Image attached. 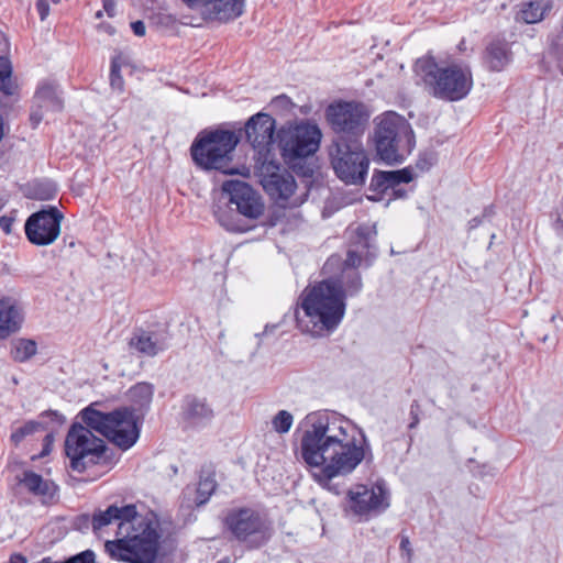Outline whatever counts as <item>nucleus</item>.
I'll return each mask as SVG.
<instances>
[{"label":"nucleus","instance_id":"nucleus-3","mask_svg":"<svg viewBox=\"0 0 563 563\" xmlns=\"http://www.w3.org/2000/svg\"><path fill=\"white\" fill-rule=\"evenodd\" d=\"M303 317L297 314L300 329L312 336H323L338 328L345 313V291L334 280L307 287L300 296Z\"/></svg>","mask_w":563,"mask_h":563},{"label":"nucleus","instance_id":"nucleus-47","mask_svg":"<svg viewBox=\"0 0 563 563\" xmlns=\"http://www.w3.org/2000/svg\"><path fill=\"white\" fill-rule=\"evenodd\" d=\"M477 223H478V222H477V220H476V219H474V220H472V221H471V227H472V228H474V227H476V225H477Z\"/></svg>","mask_w":563,"mask_h":563},{"label":"nucleus","instance_id":"nucleus-41","mask_svg":"<svg viewBox=\"0 0 563 563\" xmlns=\"http://www.w3.org/2000/svg\"><path fill=\"white\" fill-rule=\"evenodd\" d=\"M46 417L49 418L53 422H63L66 420L65 417L59 416L56 411L46 413Z\"/></svg>","mask_w":563,"mask_h":563},{"label":"nucleus","instance_id":"nucleus-42","mask_svg":"<svg viewBox=\"0 0 563 563\" xmlns=\"http://www.w3.org/2000/svg\"><path fill=\"white\" fill-rule=\"evenodd\" d=\"M183 1L190 8L200 7L202 9L206 0H183Z\"/></svg>","mask_w":563,"mask_h":563},{"label":"nucleus","instance_id":"nucleus-24","mask_svg":"<svg viewBox=\"0 0 563 563\" xmlns=\"http://www.w3.org/2000/svg\"><path fill=\"white\" fill-rule=\"evenodd\" d=\"M130 345L146 356H154L166 347L165 343L159 341L156 335L147 332L135 333Z\"/></svg>","mask_w":563,"mask_h":563},{"label":"nucleus","instance_id":"nucleus-15","mask_svg":"<svg viewBox=\"0 0 563 563\" xmlns=\"http://www.w3.org/2000/svg\"><path fill=\"white\" fill-rule=\"evenodd\" d=\"M63 219V213L55 207L33 213L25 222V234L29 241L35 245L54 243L60 234Z\"/></svg>","mask_w":563,"mask_h":563},{"label":"nucleus","instance_id":"nucleus-19","mask_svg":"<svg viewBox=\"0 0 563 563\" xmlns=\"http://www.w3.org/2000/svg\"><path fill=\"white\" fill-rule=\"evenodd\" d=\"M95 430L108 441L125 451L133 446L140 437L137 424H95Z\"/></svg>","mask_w":563,"mask_h":563},{"label":"nucleus","instance_id":"nucleus-45","mask_svg":"<svg viewBox=\"0 0 563 563\" xmlns=\"http://www.w3.org/2000/svg\"><path fill=\"white\" fill-rule=\"evenodd\" d=\"M99 30L106 32L109 35L114 34V29L110 24H100Z\"/></svg>","mask_w":563,"mask_h":563},{"label":"nucleus","instance_id":"nucleus-17","mask_svg":"<svg viewBox=\"0 0 563 563\" xmlns=\"http://www.w3.org/2000/svg\"><path fill=\"white\" fill-rule=\"evenodd\" d=\"M274 132L275 120L266 113H258L252 117L245 126L247 141L262 155L269 152V146L274 140Z\"/></svg>","mask_w":563,"mask_h":563},{"label":"nucleus","instance_id":"nucleus-44","mask_svg":"<svg viewBox=\"0 0 563 563\" xmlns=\"http://www.w3.org/2000/svg\"><path fill=\"white\" fill-rule=\"evenodd\" d=\"M52 442H53L52 435H46L45 437V448H44V451L41 454L42 456L49 452Z\"/></svg>","mask_w":563,"mask_h":563},{"label":"nucleus","instance_id":"nucleus-29","mask_svg":"<svg viewBox=\"0 0 563 563\" xmlns=\"http://www.w3.org/2000/svg\"><path fill=\"white\" fill-rule=\"evenodd\" d=\"M544 8L541 2L534 1L523 4L520 18L526 23H537L543 19Z\"/></svg>","mask_w":563,"mask_h":563},{"label":"nucleus","instance_id":"nucleus-32","mask_svg":"<svg viewBox=\"0 0 563 563\" xmlns=\"http://www.w3.org/2000/svg\"><path fill=\"white\" fill-rule=\"evenodd\" d=\"M120 70L121 66L118 62V58H113L111 62L110 85L118 91H122L124 86V80L120 74Z\"/></svg>","mask_w":563,"mask_h":563},{"label":"nucleus","instance_id":"nucleus-2","mask_svg":"<svg viewBox=\"0 0 563 563\" xmlns=\"http://www.w3.org/2000/svg\"><path fill=\"white\" fill-rule=\"evenodd\" d=\"M117 522L115 541H107L106 551L112 559L130 563H153L158 550L159 521L155 514L139 515L135 506H110L106 510L96 511L92 516L95 532Z\"/></svg>","mask_w":563,"mask_h":563},{"label":"nucleus","instance_id":"nucleus-7","mask_svg":"<svg viewBox=\"0 0 563 563\" xmlns=\"http://www.w3.org/2000/svg\"><path fill=\"white\" fill-rule=\"evenodd\" d=\"M128 397L130 406L103 413L95 408L99 404L92 402L78 413V418L81 422H140L152 401L153 386L139 383L129 389Z\"/></svg>","mask_w":563,"mask_h":563},{"label":"nucleus","instance_id":"nucleus-37","mask_svg":"<svg viewBox=\"0 0 563 563\" xmlns=\"http://www.w3.org/2000/svg\"><path fill=\"white\" fill-rule=\"evenodd\" d=\"M292 415L286 410L279 411L273 419L272 422H292Z\"/></svg>","mask_w":563,"mask_h":563},{"label":"nucleus","instance_id":"nucleus-1","mask_svg":"<svg viewBox=\"0 0 563 563\" xmlns=\"http://www.w3.org/2000/svg\"><path fill=\"white\" fill-rule=\"evenodd\" d=\"M356 424H309L301 438V456L313 478L328 486L334 477L351 473L363 460Z\"/></svg>","mask_w":563,"mask_h":563},{"label":"nucleus","instance_id":"nucleus-39","mask_svg":"<svg viewBox=\"0 0 563 563\" xmlns=\"http://www.w3.org/2000/svg\"><path fill=\"white\" fill-rule=\"evenodd\" d=\"M103 9L109 16L114 15V0H102Z\"/></svg>","mask_w":563,"mask_h":563},{"label":"nucleus","instance_id":"nucleus-9","mask_svg":"<svg viewBox=\"0 0 563 563\" xmlns=\"http://www.w3.org/2000/svg\"><path fill=\"white\" fill-rule=\"evenodd\" d=\"M321 137L318 125L309 122L283 128L278 132L282 156L288 164L297 158L308 157L318 151Z\"/></svg>","mask_w":563,"mask_h":563},{"label":"nucleus","instance_id":"nucleus-21","mask_svg":"<svg viewBox=\"0 0 563 563\" xmlns=\"http://www.w3.org/2000/svg\"><path fill=\"white\" fill-rule=\"evenodd\" d=\"M36 108L32 110L30 120L33 128H36L43 120V109L58 111L62 109V101L58 99L52 86H42L34 96Z\"/></svg>","mask_w":563,"mask_h":563},{"label":"nucleus","instance_id":"nucleus-23","mask_svg":"<svg viewBox=\"0 0 563 563\" xmlns=\"http://www.w3.org/2000/svg\"><path fill=\"white\" fill-rule=\"evenodd\" d=\"M21 483L29 492L43 498H52L57 490L53 482L44 479L41 475L33 472H25Z\"/></svg>","mask_w":563,"mask_h":563},{"label":"nucleus","instance_id":"nucleus-49","mask_svg":"<svg viewBox=\"0 0 563 563\" xmlns=\"http://www.w3.org/2000/svg\"><path fill=\"white\" fill-rule=\"evenodd\" d=\"M407 543H408V540H406V541L404 540V541L401 542V545H407Z\"/></svg>","mask_w":563,"mask_h":563},{"label":"nucleus","instance_id":"nucleus-20","mask_svg":"<svg viewBox=\"0 0 563 563\" xmlns=\"http://www.w3.org/2000/svg\"><path fill=\"white\" fill-rule=\"evenodd\" d=\"M244 0H206L201 13L208 20L227 22L242 15Z\"/></svg>","mask_w":563,"mask_h":563},{"label":"nucleus","instance_id":"nucleus-26","mask_svg":"<svg viewBox=\"0 0 563 563\" xmlns=\"http://www.w3.org/2000/svg\"><path fill=\"white\" fill-rule=\"evenodd\" d=\"M184 417L190 420H208L212 418V409L206 400L188 396L184 400Z\"/></svg>","mask_w":563,"mask_h":563},{"label":"nucleus","instance_id":"nucleus-6","mask_svg":"<svg viewBox=\"0 0 563 563\" xmlns=\"http://www.w3.org/2000/svg\"><path fill=\"white\" fill-rule=\"evenodd\" d=\"M332 168L346 185H363L369 168V158L363 144L356 140H336L330 148Z\"/></svg>","mask_w":563,"mask_h":563},{"label":"nucleus","instance_id":"nucleus-12","mask_svg":"<svg viewBox=\"0 0 563 563\" xmlns=\"http://www.w3.org/2000/svg\"><path fill=\"white\" fill-rule=\"evenodd\" d=\"M347 511L355 517H368L389 507V494L382 483L355 485L347 493Z\"/></svg>","mask_w":563,"mask_h":563},{"label":"nucleus","instance_id":"nucleus-36","mask_svg":"<svg viewBox=\"0 0 563 563\" xmlns=\"http://www.w3.org/2000/svg\"><path fill=\"white\" fill-rule=\"evenodd\" d=\"M13 218L2 216L0 217V228L3 230L4 233L10 234L12 231V224H13Z\"/></svg>","mask_w":563,"mask_h":563},{"label":"nucleus","instance_id":"nucleus-22","mask_svg":"<svg viewBox=\"0 0 563 563\" xmlns=\"http://www.w3.org/2000/svg\"><path fill=\"white\" fill-rule=\"evenodd\" d=\"M22 323V316L15 302L10 298L0 299V339L18 331Z\"/></svg>","mask_w":563,"mask_h":563},{"label":"nucleus","instance_id":"nucleus-27","mask_svg":"<svg viewBox=\"0 0 563 563\" xmlns=\"http://www.w3.org/2000/svg\"><path fill=\"white\" fill-rule=\"evenodd\" d=\"M16 89L14 81L12 80V67L7 58H0V90L10 96L13 95Z\"/></svg>","mask_w":563,"mask_h":563},{"label":"nucleus","instance_id":"nucleus-13","mask_svg":"<svg viewBox=\"0 0 563 563\" xmlns=\"http://www.w3.org/2000/svg\"><path fill=\"white\" fill-rule=\"evenodd\" d=\"M225 522L231 533L240 541L253 540L260 544L271 536L269 522L253 509L234 510L228 515Z\"/></svg>","mask_w":563,"mask_h":563},{"label":"nucleus","instance_id":"nucleus-51","mask_svg":"<svg viewBox=\"0 0 563 563\" xmlns=\"http://www.w3.org/2000/svg\"><path fill=\"white\" fill-rule=\"evenodd\" d=\"M54 2H58L59 0H53Z\"/></svg>","mask_w":563,"mask_h":563},{"label":"nucleus","instance_id":"nucleus-35","mask_svg":"<svg viewBox=\"0 0 563 563\" xmlns=\"http://www.w3.org/2000/svg\"><path fill=\"white\" fill-rule=\"evenodd\" d=\"M361 256L357 255L354 251H349L345 260V264L351 267H356L361 264Z\"/></svg>","mask_w":563,"mask_h":563},{"label":"nucleus","instance_id":"nucleus-25","mask_svg":"<svg viewBox=\"0 0 563 563\" xmlns=\"http://www.w3.org/2000/svg\"><path fill=\"white\" fill-rule=\"evenodd\" d=\"M510 62V52L505 42L492 43L486 51V63L492 70L499 71Z\"/></svg>","mask_w":563,"mask_h":563},{"label":"nucleus","instance_id":"nucleus-14","mask_svg":"<svg viewBox=\"0 0 563 563\" xmlns=\"http://www.w3.org/2000/svg\"><path fill=\"white\" fill-rule=\"evenodd\" d=\"M262 185L265 191L284 206L298 207L305 201V196H295L297 188L294 176L287 170H280L279 166L268 164L264 166Z\"/></svg>","mask_w":563,"mask_h":563},{"label":"nucleus","instance_id":"nucleus-46","mask_svg":"<svg viewBox=\"0 0 563 563\" xmlns=\"http://www.w3.org/2000/svg\"><path fill=\"white\" fill-rule=\"evenodd\" d=\"M290 429V424H276V431L279 433H286Z\"/></svg>","mask_w":563,"mask_h":563},{"label":"nucleus","instance_id":"nucleus-30","mask_svg":"<svg viewBox=\"0 0 563 563\" xmlns=\"http://www.w3.org/2000/svg\"><path fill=\"white\" fill-rule=\"evenodd\" d=\"M214 489H216V482L213 479L206 478V479L200 481L198 484V487L196 489V498H195L196 506L203 505L209 499V497L214 492Z\"/></svg>","mask_w":563,"mask_h":563},{"label":"nucleus","instance_id":"nucleus-31","mask_svg":"<svg viewBox=\"0 0 563 563\" xmlns=\"http://www.w3.org/2000/svg\"><path fill=\"white\" fill-rule=\"evenodd\" d=\"M343 419L336 411L318 410L310 412L306 417V422H339Z\"/></svg>","mask_w":563,"mask_h":563},{"label":"nucleus","instance_id":"nucleus-48","mask_svg":"<svg viewBox=\"0 0 563 563\" xmlns=\"http://www.w3.org/2000/svg\"><path fill=\"white\" fill-rule=\"evenodd\" d=\"M101 16H102V12H101V11H98V12L96 13V18H98V19H99V18H101Z\"/></svg>","mask_w":563,"mask_h":563},{"label":"nucleus","instance_id":"nucleus-11","mask_svg":"<svg viewBox=\"0 0 563 563\" xmlns=\"http://www.w3.org/2000/svg\"><path fill=\"white\" fill-rule=\"evenodd\" d=\"M325 117L334 132L360 136L368 124L371 112L362 102L339 101L328 106Z\"/></svg>","mask_w":563,"mask_h":563},{"label":"nucleus","instance_id":"nucleus-16","mask_svg":"<svg viewBox=\"0 0 563 563\" xmlns=\"http://www.w3.org/2000/svg\"><path fill=\"white\" fill-rule=\"evenodd\" d=\"M222 190L230 195L231 203L236 206L241 214L250 219H256L262 214L263 203L261 198L246 183L228 180L223 183Z\"/></svg>","mask_w":563,"mask_h":563},{"label":"nucleus","instance_id":"nucleus-8","mask_svg":"<svg viewBox=\"0 0 563 563\" xmlns=\"http://www.w3.org/2000/svg\"><path fill=\"white\" fill-rule=\"evenodd\" d=\"M65 451L71 468L82 472L102 459L104 444L84 424H73L65 441Z\"/></svg>","mask_w":563,"mask_h":563},{"label":"nucleus","instance_id":"nucleus-34","mask_svg":"<svg viewBox=\"0 0 563 563\" xmlns=\"http://www.w3.org/2000/svg\"><path fill=\"white\" fill-rule=\"evenodd\" d=\"M36 9L41 20H45L49 14V5L47 0H36Z\"/></svg>","mask_w":563,"mask_h":563},{"label":"nucleus","instance_id":"nucleus-38","mask_svg":"<svg viewBox=\"0 0 563 563\" xmlns=\"http://www.w3.org/2000/svg\"><path fill=\"white\" fill-rule=\"evenodd\" d=\"M131 27L135 35L143 36L145 35V24L142 21H135L131 23Z\"/></svg>","mask_w":563,"mask_h":563},{"label":"nucleus","instance_id":"nucleus-33","mask_svg":"<svg viewBox=\"0 0 563 563\" xmlns=\"http://www.w3.org/2000/svg\"><path fill=\"white\" fill-rule=\"evenodd\" d=\"M34 431L32 424H26L20 428L16 432L11 435V439L14 443H19L25 435L31 434Z\"/></svg>","mask_w":563,"mask_h":563},{"label":"nucleus","instance_id":"nucleus-28","mask_svg":"<svg viewBox=\"0 0 563 563\" xmlns=\"http://www.w3.org/2000/svg\"><path fill=\"white\" fill-rule=\"evenodd\" d=\"M36 353V343L32 340L20 339L14 343L12 350L13 358L18 362H25Z\"/></svg>","mask_w":563,"mask_h":563},{"label":"nucleus","instance_id":"nucleus-4","mask_svg":"<svg viewBox=\"0 0 563 563\" xmlns=\"http://www.w3.org/2000/svg\"><path fill=\"white\" fill-rule=\"evenodd\" d=\"M374 143L377 156L389 165L400 164L415 146L410 123L400 114L387 111L374 119Z\"/></svg>","mask_w":563,"mask_h":563},{"label":"nucleus","instance_id":"nucleus-50","mask_svg":"<svg viewBox=\"0 0 563 563\" xmlns=\"http://www.w3.org/2000/svg\"><path fill=\"white\" fill-rule=\"evenodd\" d=\"M173 472H174V474H176L177 473V468L173 467Z\"/></svg>","mask_w":563,"mask_h":563},{"label":"nucleus","instance_id":"nucleus-18","mask_svg":"<svg viewBox=\"0 0 563 563\" xmlns=\"http://www.w3.org/2000/svg\"><path fill=\"white\" fill-rule=\"evenodd\" d=\"M412 179L413 175L410 168L376 170L372 176L369 189L382 194L390 189L395 195L402 196V192L397 187L400 184L410 183Z\"/></svg>","mask_w":563,"mask_h":563},{"label":"nucleus","instance_id":"nucleus-5","mask_svg":"<svg viewBox=\"0 0 563 563\" xmlns=\"http://www.w3.org/2000/svg\"><path fill=\"white\" fill-rule=\"evenodd\" d=\"M234 132L214 130L201 132L194 141L190 153L197 166L206 170H220L223 174H235L229 168L233 152L238 145Z\"/></svg>","mask_w":563,"mask_h":563},{"label":"nucleus","instance_id":"nucleus-40","mask_svg":"<svg viewBox=\"0 0 563 563\" xmlns=\"http://www.w3.org/2000/svg\"><path fill=\"white\" fill-rule=\"evenodd\" d=\"M361 287H362L361 278L356 273H354V276L352 278V284H351V288H352L351 294L357 292L361 289Z\"/></svg>","mask_w":563,"mask_h":563},{"label":"nucleus","instance_id":"nucleus-43","mask_svg":"<svg viewBox=\"0 0 563 563\" xmlns=\"http://www.w3.org/2000/svg\"><path fill=\"white\" fill-rule=\"evenodd\" d=\"M9 563H26V559L21 554H13Z\"/></svg>","mask_w":563,"mask_h":563},{"label":"nucleus","instance_id":"nucleus-10","mask_svg":"<svg viewBox=\"0 0 563 563\" xmlns=\"http://www.w3.org/2000/svg\"><path fill=\"white\" fill-rule=\"evenodd\" d=\"M429 76L432 78L434 96L445 100H461L473 87L472 73L466 65L452 64L439 67L435 71H430Z\"/></svg>","mask_w":563,"mask_h":563}]
</instances>
